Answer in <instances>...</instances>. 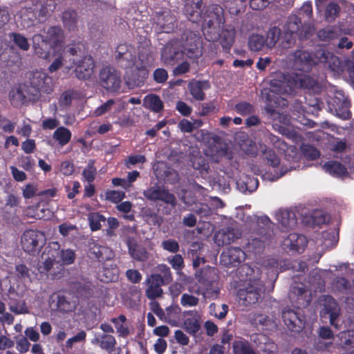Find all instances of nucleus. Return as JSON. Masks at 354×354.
<instances>
[{
	"mask_svg": "<svg viewBox=\"0 0 354 354\" xmlns=\"http://www.w3.org/2000/svg\"><path fill=\"white\" fill-rule=\"evenodd\" d=\"M237 274L244 281V287L239 289L237 297L243 305L247 306L255 304L264 291V283L261 280V271L258 267L243 264L239 267Z\"/></svg>",
	"mask_w": 354,
	"mask_h": 354,
	"instance_id": "obj_1",
	"label": "nucleus"
},
{
	"mask_svg": "<svg viewBox=\"0 0 354 354\" xmlns=\"http://www.w3.org/2000/svg\"><path fill=\"white\" fill-rule=\"evenodd\" d=\"M202 18L205 39L209 41L218 40L221 27L225 21L223 8L218 4H212L207 7Z\"/></svg>",
	"mask_w": 354,
	"mask_h": 354,
	"instance_id": "obj_2",
	"label": "nucleus"
},
{
	"mask_svg": "<svg viewBox=\"0 0 354 354\" xmlns=\"http://www.w3.org/2000/svg\"><path fill=\"white\" fill-rule=\"evenodd\" d=\"M179 40L188 58L198 59L202 55L201 37L198 32L185 30Z\"/></svg>",
	"mask_w": 354,
	"mask_h": 354,
	"instance_id": "obj_3",
	"label": "nucleus"
},
{
	"mask_svg": "<svg viewBox=\"0 0 354 354\" xmlns=\"http://www.w3.org/2000/svg\"><path fill=\"white\" fill-rule=\"evenodd\" d=\"M46 243L45 234L37 230H26L21 237L23 250L30 254L38 253Z\"/></svg>",
	"mask_w": 354,
	"mask_h": 354,
	"instance_id": "obj_4",
	"label": "nucleus"
},
{
	"mask_svg": "<svg viewBox=\"0 0 354 354\" xmlns=\"http://www.w3.org/2000/svg\"><path fill=\"white\" fill-rule=\"evenodd\" d=\"M30 84L34 89L32 98H38L41 93L50 94L53 91V80L48 74L43 71H33L30 77Z\"/></svg>",
	"mask_w": 354,
	"mask_h": 354,
	"instance_id": "obj_5",
	"label": "nucleus"
},
{
	"mask_svg": "<svg viewBox=\"0 0 354 354\" xmlns=\"http://www.w3.org/2000/svg\"><path fill=\"white\" fill-rule=\"evenodd\" d=\"M144 196L151 201H162L171 205L172 208L176 206L177 201L174 194L169 192L162 186L155 185L143 192Z\"/></svg>",
	"mask_w": 354,
	"mask_h": 354,
	"instance_id": "obj_6",
	"label": "nucleus"
},
{
	"mask_svg": "<svg viewBox=\"0 0 354 354\" xmlns=\"http://www.w3.org/2000/svg\"><path fill=\"white\" fill-rule=\"evenodd\" d=\"M153 28L157 33H170L177 28V19L170 10L157 12L153 17Z\"/></svg>",
	"mask_w": 354,
	"mask_h": 354,
	"instance_id": "obj_7",
	"label": "nucleus"
},
{
	"mask_svg": "<svg viewBox=\"0 0 354 354\" xmlns=\"http://www.w3.org/2000/svg\"><path fill=\"white\" fill-rule=\"evenodd\" d=\"M99 84L109 92H116L121 84L120 75L111 67H104L99 74Z\"/></svg>",
	"mask_w": 354,
	"mask_h": 354,
	"instance_id": "obj_8",
	"label": "nucleus"
},
{
	"mask_svg": "<svg viewBox=\"0 0 354 354\" xmlns=\"http://www.w3.org/2000/svg\"><path fill=\"white\" fill-rule=\"evenodd\" d=\"M312 53L313 66L319 63H328V67L335 74L340 75L344 72L343 67L339 58L333 55L330 53L324 48H319Z\"/></svg>",
	"mask_w": 354,
	"mask_h": 354,
	"instance_id": "obj_9",
	"label": "nucleus"
},
{
	"mask_svg": "<svg viewBox=\"0 0 354 354\" xmlns=\"http://www.w3.org/2000/svg\"><path fill=\"white\" fill-rule=\"evenodd\" d=\"M185 55V50L179 39L170 40L163 48L161 57L167 64H174Z\"/></svg>",
	"mask_w": 354,
	"mask_h": 354,
	"instance_id": "obj_10",
	"label": "nucleus"
},
{
	"mask_svg": "<svg viewBox=\"0 0 354 354\" xmlns=\"http://www.w3.org/2000/svg\"><path fill=\"white\" fill-rule=\"evenodd\" d=\"M245 259V252L238 247L227 248L223 251L220 257L221 263L227 268L239 266Z\"/></svg>",
	"mask_w": 354,
	"mask_h": 354,
	"instance_id": "obj_11",
	"label": "nucleus"
},
{
	"mask_svg": "<svg viewBox=\"0 0 354 354\" xmlns=\"http://www.w3.org/2000/svg\"><path fill=\"white\" fill-rule=\"evenodd\" d=\"M329 108L339 118L346 120L351 115L349 110L351 102L342 93H339L328 102Z\"/></svg>",
	"mask_w": 354,
	"mask_h": 354,
	"instance_id": "obj_12",
	"label": "nucleus"
},
{
	"mask_svg": "<svg viewBox=\"0 0 354 354\" xmlns=\"http://www.w3.org/2000/svg\"><path fill=\"white\" fill-rule=\"evenodd\" d=\"M339 315L340 308L337 302L331 296H324L321 316L324 317L328 316L330 324L337 328Z\"/></svg>",
	"mask_w": 354,
	"mask_h": 354,
	"instance_id": "obj_13",
	"label": "nucleus"
},
{
	"mask_svg": "<svg viewBox=\"0 0 354 354\" xmlns=\"http://www.w3.org/2000/svg\"><path fill=\"white\" fill-rule=\"evenodd\" d=\"M299 310V308L297 311L287 308L282 311V319L284 324L289 330L293 332H299L305 325L304 316L300 314Z\"/></svg>",
	"mask_w": 354,
	"mask_h": 354,
	"instance_id": "obj_14",
	"label": "nucleus"
},
{
	"mask_svg": "<svg viewBox=\"0 0 354 354\" xmlns=\"http://www.w3.org/2000/svg\"><path fill=\"white\" fill-rule=\"evenodd\" d=\"M70 287L77 297L82 300L90 299L94 294V285L87 279L82 278L80 280L73 281Z\"/></svg>",
	"mask_w": 354,
	"mask_h": 354,
	"instance_id": "obj_15",
	"label": "nucleus"
},
{
	"mask_svg": "<svg viewBox=\"0 0 354 354\" xmlns=\"http://www.w3.org/2000/svg\"><path fill=\"white\" fill-rule=\"evenodd\" d=\"M95 67L93 58L85 55L75 63V75L80 80H86L91 77Z\"/></svg>",
	"mask_w": 354,
	"mask_h": 354,
	"instance_id": "obj_16",
	"label": "nucleus"
},
{
	"mask_svg": "<svg viewBox=\"0 0 354 354\" xmlns=\"http://www.w3.org/2000/svg\"><path fill=\"white\" fill-rule=\"evenodd\" d=\"M290 73H279L277 77L272 78L270 82L269 91L277 95L290 93L292 91V86L289 82Z\"/></svg>",
	"mask_w": 354,
	"mask_h": 354,
	"instance_id": "obj_17",
	"label": "nucleus"
},
{
	"mask_svg": "<svg viewBox=\"0 0 354 354\" xmlns=\"http://www.w3.org/2000/svg\"><path fill=\"white\" fill-rule=\"evenodd\" d=\"M196 278L200 283L205 286V292L203 293L205 297H211L214 296L217 297L219 290H216L209 292V290H211L212 286H213V283L216 280L217 276L216 275L215 270L210 268L203 270L200 272L196 274Z\"/></svg>",
	"mask_w": 354,
	"mask_h": 354,
	"instance_id": "obj_18",
	"label": "nucleus"
},
{
	"mask_svg": "<svg viewBox=\"0 0 354 354\" xmlns=\"http://www.w3.org/2000/svg\"><path fill=\"white\" fill-rule=\"evenodd\" d=\"M284 32L297 35L300 40L307 39L310 35L308 30L304 29L301 19L295 15L288 17Z\"/></svg>",
	"mask_w": 354,
	"mask_h": 354,
	"instance_id": "obj_19",
	"label": "nucleus"
},
{
	"mask_svg": "<svg viewBox=\"0 0 354 354\" xmlns=\"http://www.w3.org/2000/svg\"><path fill=\"white\" fill-rule=\"evenodd\" d=\"M307 244L306 237L297 233H290L283 242L285 248L292 253L303 252Z\"/></svg>",
	"mask_w": 354,
	"mask_h": 354,
	"instance_id": "obj_20",
	"label": "nucleus"
},
{
	"mask_svg": "<svg viewBox=\"0 0 354 354\" xmlns=\"http://www.w3.org/2000/svg\"><path fill=\"white\" fill-rule=\"evenodd\" d=\"M294 66L297 70L308 72L313 66L312 53L308 50H297L293 53Z\"/></svg>",
	"mask_w": 354,
	"mask_h": 354,
	"instance_id": "obj_21",
	"label": "nucleus"
},
{
	"mask_svg": "<svg viewBox=\"0 0 354 354\" xmlns=\"http://www.w3.org/2000/svg\"><path fill=\"white\" fill-rule=\"evenodd\" d=\"M289 82L292 86V91L295 88H306L313 90L317 86V81L310 75L304 73H292L289 77Z\"/></svg>",
	"mask_w": 354,
	"mask_h": 354,
	"instance_id": "obj_22",
	"label": "nucleus"
},
{
	"mask_svg": "<svg viewBox=\"0 0 354 354\" xmlns=\"http://www.w3.org/2000/svg\"><path fill=\"white\" fill-rule=\"evenodd\" d=\"M149 75V71L146 66H140L136 67L131 71V73L127 74L126 78V83L130 88L141 87L145 84Z\"/></svg>",
	"mask_w": 354,
	"mask_h": 354,
	"instance_id": "obj_23",
	"label": "nucleus"
},
{
	"mask_svg": "<svg viewBox=\"0 0 354 354\" xmlns=\"http://www.w3.org/2000/svg\"><path fill=\"white\" fill-rule=\"evenodd\" d=\"M146 283L147 288L145 294L148 299L153 300L162 296L163 290L161 287L165 285L158 275L151 274L147 277Z\"/></svg>",
	"mask_w": 354,
	"mask_h": 354,
	"instance_id": "obj_24",
	"label": "nucleus"
},
{
	"mask_svg": "<svg viewBox=\"0 0 354 354\" xmlns=\"http://www.w3.org/2000/svg\"><path fill=\"white\" fill-rule=\"evenodd\" d=\"M48 248L54 252L55 255H57V263L71 265L74 263L76 255L73 250H61L58 242L50 243Z\"/></svg>",
	"mask_w": 354,
	"mask_h": 354,
	"instance_id": "obj_25",
	"label": "nucleus"
},
{
	"mask_svg": "<svg viewBox=\"0 0 354 354\" xmlns=\"http://www.w3.org/2000/svg\"><path fill=\"white\" fill-rule=\"evenodd\" d=\"M276 219L281 224L282 231L293 229L297 223L294 212L288 209H279L275 215Z\"/></svg>",
	"mask_w": 354,
	"mask_h": 354,
	"instance_id": "obj_26",
	"label": "nucleus"
},
{
	"mask_svg": "<svg viewBox=\"0 0 354 354\" xmlns=\"http://www.w3.org/2000/svg\"><path fill=\"white\" fill-rule=\"evenodd\" d=\"M263 265L268 270V274H271L272 278H274V280L277 279L279 272L290 268L289 263L275 258L267 259L263 261Z\"/></svg>",
	"mask_w": 354,
	"mask_h": 354,
	"instance_id": "obj_27",
	"label": "nucleus"
},
{
	"mask_svg": "<svg viewBox=\"0 0 354 354\" xmlns=\"http://www.w3.org/2000/svg\"><path fill=\"white\" fill-rule=\"evenodd\" d=\"M202 0H191L185 5V13L187 19L193 22L197 23L202 18Z\"/></svg>",
	"mask_w": 354,
	"mask_h": 354,
	"instance_id": "obj_28",
	"label": "nucleus"
},
{
	"mask_svg": "<svg viewBox=\"0 0 354 354\" xmlns=\"http://www.w3.org/2000/svg\"><path fill=\"white\" fill-rule=\"evenodd\" d=\"M188 87L190 94L196 100L202 101L205 98L204 90L209 88L210 84L207 80H192Z\"/></svg>",
	"mask_w": 354,
	"mask_h": 354,
	"instance_id": "obj_29",
	"label": "nucleus"
},
{
	"mask_svg": "<svg viewBox=\"0 0 354 354\" xmlns=\"http://www.w3.org/2000/svg\"><path fill=\"white\" fill-rule=\"evenodd\" d=\"M235 35V28L232 26H226L222 32L220 31L218 38L221 39V45L225 52H230L234 42Z\"/></svg>",
	"mask_w": 354,
	"mask_h": 354,
	"instance_id": "obj_30",
	"label": "nucleus"
},
{
	"mask_svg": "<svg viewBox=\"0 0 354 354\" xmlns=\"http://www.w3.org/2000/svg\"><path fill=\"white\" fill-rule=\"evenodd\" d=\"M129 255L136 261L144 262L149 258V252L147 249L136 242H128Z\"/></svg>",
	"mask_w": 354,
	"mask_h": 354,
	"instance_id": "obj_31",
	"label": "nucleus"
},
{
	"mask_svg": "<svg viewBox=\"0 0 354 354\" xmlns=\"http://www.w3.org/2000/svg\"><path fill=\"white\" fill-rule=\"evenodd\" d=\"M91 254L94 255L98 262H104L110 260L113 257V252L111 248L94 243L90 248Z\"/></svg>",
	"mask_w": 354,
	"mask_h": 354,
	"instance_id": "obj_32",
	"label": "nucleus"
},
{
	"mask_svg": "<svg viewBox=\"0 0 354 354\" xmlns=\"http://www.w3.org/2000/svg\"><path fill=\"white\" fill-rule=\"evenodd\" d=\"M184 314L192 317L186 318L184 321L185 328L188 333L194 335L199 330L201 327L197 318L198 317V312L196 310H187L185 311Z\"/></svg>",
	"mask_w": 354,
	"mask_h": 354,
	"instance_id": "obj_33",
	"label": "nucleus"
},
{
	"mask_svg": "<svg viewBox=\"0 0 354 354\" xmlns=\"http://www.w3.org/2000/svg\"><path fill=\"white\" fill-rule=\"evenodd\" d=\"M144 106L154 113H160L164 108L160 97L156 94L148 95L143 100Z\"/></svg>",
	"mask_w": 354,
	"mask_h": 354,
	"instance_id": "obj_34",
	"label": "nucleus"
},
{
	"mask_svg": "<svg viewBox=\"0 0 354 354\" xmlns=\"http://www.w3.org/2000/svg\"><path fill=\"white\" fill-rule=\"evenodd\" d=\"M95 342H97L100 347L109 353H111L115 349L116 340L115 338L109 334H102V335L96 337Z\"/></svg>",
	"mask_w": 354,
	"mask_h": 354,
	"instance_id": "obj_35",
	"label": "nucleus"
},
{
	"mask_svg": "<svg viewBox=\"0 0 354 354\" xmlns=\"http://www.w3.org/2000/svg\"><path fill=\"white\" fill-rule=\"evenodd\" d=\"M324 168L329 174L336 177H342L348 174L347 169L344 165L337 161L326 162Z\"/></svg>",
	"mask_w": 354,
	"mask_h": 354,
	"instance_id": "obj_36",
	"label": "nucleus"
},
{
	"mask_svg": "<svg viewBox=\"0 0 354 354\" xmlns=\"http://www.w3.org/2000/svg\"><path fill=\"white\" fill-rule=\"evenodd\" d=\"M260 147L263 159L267 164L272 167H277L280 165V159L275 151L265 145H261Z\"/></svg>",
	"mask_w": 354,
	"mask_h": 354,
	"instance_id": "obj_37",
	"label": "nucleus"
},
{
	"mask_svg": "<svg viewBox=\"0 0 354 354\" xmlns=\"http://www.w3.org/2000/svg\"><path fill=\"white\" fill-rule=\"evenodd\" d=\"M9 98L14 106H18L26 103L30 98L28 99L21 87L12 89L9 93Z\"/></svg>",
	"mask_w": 354,
	"mask_h": 354,
	"instance_id": "obj_38",
	"label": "nucleus"
},
{
	"mask_svg": "<svg viewBox=\"0 0 354 354\" xmlns=\"http://www.w3.org/2000/svg\"><path fill=\"white\" fill-rule=\"evenodd\" d=\"M154 271L155 272L151 274L158 275L165 285H168L173 281V276L170 268L166 264H158L155 268Z\"/></svg>",
	"mask_w": 354,
	"mask_h": 354,
	"instance_id": "obj_39",
	"label": "nucleus"
},
{
	"mask_svg": "<svg viewBox=\"0 0 354 354\" xmlns=\"http://www.w3.org/2000/svg\"><path fill=\"white\" fill-rule=\"evenodd\" d=\"M47 258L39 265L38 270L40 273H47L53 267L55 263H57V255H55L54 252L50 250V248H47Z\"/></svg>",
	"mask_w": 354,
	"mask_h": 354,
	"instance_id": "obj_40",
	"label": "nucleus"
},
{
	"mask_svg": "<svg viewBox=\"0 0 354 354\" xmlns=\"http://www.w3.org/2000/svg\"><path fill=\"white\" fill-rule=\"evenodd\" d=\"M56 301L57 309L60 312H72L75 308V305L70 301L69 298L64 295L57 294L56 295Z\"/></svg>",
	"mask_w": 354,
	"mask_h": 354,
	"instance_id": "obj_41",
	"label": "nucleus"
},
{
	"mask_svg": "<svg viewBox=\"0 0 354 354\" xmlns=\"http://www.w3.org/2000/svg\"><path fill=\"white\" fill-rule=\"evenodd\" d=\"M63 24L69 30H74L77 24V13L74 10L64 11L62 15Z\"/></svg>",
	"mask_w": 354,
	"mask_h": 354,
	"instance_id": "obj_42",
	"label": "nucleus"
},
{
	"mask_svg": "<svg viewBox=\"0 0 354 354\" xmlns=\"http://www.w3.org/2000/svg\"><path fill=\"white\" fill-rule=\"evenodd\" d=\"M203 246L201 243L198 242L193 243L191 245V247L188 251V254L193 259V266L194 268H198L201 263H205V259L203 257H200L201 255V250Z\"/></svg>",
	"mask_w": 354,
	"mask_h": 354,
	"instance_id": "obj_43",
	"label": "nucleus"
},
{
	"mask_svg": "<svg viewBox=\"0 0 354 354\" xmlns=\"http://www.w3.org/2000/svg\"><path fill=\"white\" fill-rule=\"evenodd\" d=\"M71 132L66 127H58L53 133V138L61 146L68 144L71 138Z\"/></svg>",
	"mask_w": 354,
	"mask_h": 354,
	"instance_id": "obj_44",
	"label": "nucleus"
},
{
	"mask_svg": "<svg viewBox=\"0 0 354 354\" xmlns=\"http://www.w3.org/2000/svg\"><path fill=\"white\" fill-rule=\"evenodd\" d=\"M63 37V31L61 27L55 26L49 27L46 36V41L53 44H57Z\"/></svg>",
	"mask_w": 354,
	"mask_h": 354,
	"instance_id": "obj_45",
	"label": "nucleus"
},
{
	"mask_svg": "<svg viewBox=\"0 0 354 354\" xmlns=\"http://www.w3.org/2000/svg\"><path fill=\"white\" fill-rule=\"evenodd\" d=\"M237 239L238 236L235 235L233 230L230 229L220 232L216 236V241L218 245L221 244L229 245Z\"/></svg>",
	"mask_w": 354,
	"mask_h": 354,
	"instance_id": "obj_46",
	"label": "nucleus"
},
{
	"mask_svg": "<svg viewBox=\"0 0 354 354\" xmlns=\"http://www.w3.org/2000/svg\"><path fill=\"white\" fill-rule=\"evenodd\" d=\"M266 44L263 36L259 34L252 35L248 39V46L252 51H259L263 49Z\"/></svg>",
	"mask_w": 354,
	"mask_h": 354,
	"instance_id": "obj_47",
	"label": "nucleus"
},
{
	"mask_svg": "<svg viewBox=\"0 0 354 354\" xmlns=\"http://www.w3.org/2000/svg\"><path fill=\"white\" fill-rule=\"evenodd\" d=\"M233 349L235 354H256L246 340L235 341L233 344Z\"/></svg>",
	"mask_w": 354,
	"mask_h": 354,
	"instance_id": "obj_48",
	"label": "nucleus"
},
{
	"mask_svg": "<svg viewBox=\"0 0 354 354\" xmlns=\"http://www.w3.org/2000/svg\"><path fill=\"white\" fill-rule=\"evenodd\" d=\"M234 111L241 115H250L255 113V106L248 102L241 101L234 105Z\"/></svg>",
	"mask_w": 354,
	"mask_h": 354,
	"instance_id": "obj_49",
	"label": "nucleus"
},
{
	"mask_svg": "<svg viewBox=\"0 0 354 354\" xmlns=\"http://www.w3.org/2000/svg\"><path fill=\"white\" fill-rule=\"evenodd\" d=\"M126 320L127 318L124 315H120L119 317L111 319V322L115 325L119 335L122 337H127L129 334L128 327L124 325Z\"/></svg>",
	"mask_w": 354,
	"mask_h": 354,
	"instance_id": "obj_50",
	"label": "nucleus"
},
{
	"mask_svg": "<svg viewBox=\"0 0 354 354\" xmlns=\"http://www.w3.org/2000/svg\"><path fill=\"white\" fill-rule=\"evenodd\" d=\"M245 0H222L225 8L231 15L236 16L241 12V6Z\"/></svg>",
	"mask_w": 354,
	"mask_h": 354,
	"instance_id": "obj_51",
	"label": "nucleus"
},
{
	"mask_svg": "<svg viewBox=\"0 0 354 354\" xmlns=\"http://www.w3.org/2000/svg\"><path fill=\"white\" fill-rule=\"evenodd\" d=\"M281 29L277 26L272 27L267 32L266 38L265 39L266 45L269 48H272L281 35Z\"/></svg>",
	"mask_w": 354,
	"mask_h": 354,
	"instance_id": "obj_52",
	"label": "nucleus"
},
{
	"mask_svg": "<svg viewBox=\"0 0 354 354\" xmlns=\"http://www.w3.org/2000/svg\"><path fill=\"white\" fill-rule=\"evenodd\" d=\"M340 12V7L336 2L331 1L326 7L325 18L327 21H333Z\"/></svg>",
	"mask_w": 354,
	"mask_h": 354,
	"instance_id": "obj_53",
	"label": "nucleus"
},
{
	"mask_svg": "<svg viewBox=\"0 0 354 354\" xmlns=\"http://www.w3.org/2000/svg\"><path fill=\"white\" fill-rule=\"evenodd\" d=\"M88 220L92 231H97L101 228V221H105L106 218L99 212H93L88 214Z\"/></svg>",
	"mask_w": 354,
	"mask_h": 354,
	"instance_id": "obj_54",
	"label": "nucleus"
},
{
	"mask_svg": "<svg viewBox=\"0 0 354 354\" xmlns=\"http://www.w3.org/2000/svg\"><path fill=\"white\" fill-rule=\"evenodd\" d=\"M96 168L94 166V160H89L87 166L82 171V176L88 183L94 181L96 175Z\"/></svg>",
	"mask_w": 354,
	"mask_h": 354,
	"instance_id": "obj_55",
	"label": "nucleus"
},
{
	"mask_svg": "<svg viewBox=\"0 0 354 354\" xmlns=\"http://www.w3.org/2000/svg\"><path fill=\"white\" fill-rule=\"evenodd\" d=\"M301 150L304 157L308 160H315L320 156L319 151L310 145H303Z\"/></svg>",
	"mask_w": 354,
	"mask_h": 354,
	"instance_id": "obj_56",
	"label": "nucleus"
},
{
	"mask_svg": "<svg viewBox=\"0 0 354 354\" xmlns=\"http://www.w3.org/2000/svg\"><path fill=\"white\" fill-rule=\"evenodd\" d=\"M338 33L337 31L330 29L324 28L317 32L318 38L323 41H330L337 39Z\"/></svg>",
	"mask_w": 354,
	"mask_h": 354,
	"instance_id": "obj_57",
	"label": "nucleus"
},
{
	"mask_svg": "<svg viewBox=\"0 0 354 354\" xmlns=\"http://www.w3.org/2000/svg\"><path fill=\"white\" fill-rule=\"evenodd\" d=\"M340 341L342 346L345 348L354 347V330H348L342 332L340 334Z\"/></svg>",
	"mask_w": 354,
	"mask_h": 354,
	"instance_id": "obj_58",
	"label": "nucleus"
},
{
	"mask_svg": "<svg viewBox=\"0 0 354 354\" xmlns=\"http://www.w3.org/2000/svg\"><path fill=\"white\" fill-rule=\"evenodd\" d=\"M15 274L17 277L21 281L30 279V269L24 263L16 264Z\"/></svg>",
	"mask_w": 354,
	"mask_h": 354,
	"instance_id": "obj_59",
	"label": "nucleus"
},
{
	"mask_svg": "<svg viewBox=\"0 0 354 354\" xmlns=\"http://www.w3.org/2000/svg\"><path fill=\"white\" fill-rule=\"evenodd\" d=\"M167 260L171 267L177 271L182 270L185 267L184 260L181 254H176L174 256H170L167 257Z\"/></svg>",
	"mask_w": 354,
	"mask_h": 354,
	"instance_id": "obj_60",
	"label": "nucleus"
},
{
	"mask_svg": "<svg viewBox=\"0 0 354 354\" xmlns=\"http://www.w3.org/2000/svg\"><path fill=\"white\" fill-rule=\"evenodd\" d=\"M162 248L171 253H176L179 251L180 245L178 242L172 239L164 240L161 243Z\"/></svg>",
	"mask_w": 354,
	"mask_h": 354,
	"instance_id": "obj_61",
	"label": "nucleus"
},
{
	"mask_svg": "<svg viewBox=\"0 0 354 354\" xmlns=\"http://www.w3.org/2000/svg\"><path fill=\"white\" fill-rule=\"evenodd\" d=\"M115 59L120 61L121 59L128 60L129 55L131 56L129 53V46L126 44H121L118 45L115 50Z\"/></svg>",
	"mask_w": 354,
	"mask_h": 354,
	"instance_id": "obj_62",
	"label": "nucleus"
},
{
	"mask_svg": "<svg viewBox=\"0 0 354 354\" xmlns=\"http://www.w3.org/2000/svg\"><path fill=\"white\" fill-rule=\"evenodd\" d=\"M264 241H263L259 238L252 239L251 241L248 243L249 251L254 254L261 253L264 250Z\"/></svg>",
	"mask_w": 354,
	"mask_h": 354,
	"instance_id": "obj_63",
	"label": "nucleus"
},
{
	"mask_svg": "<svg viewBox=\"0 0 354 354\" xmlns=\"http://www.w3.org/2000/svg\"><path fill=\"white\" fill-rule=\"evenodd\" d=\"M198 297L187 293H183L180 298V304L184 307L196 306L198 304Z\"/></svg>",
	"mask_w": 354,
	"mask_h": 354,
	"instance_id": "obj_64",
	"label": "nucleus"
}]
</instances>
